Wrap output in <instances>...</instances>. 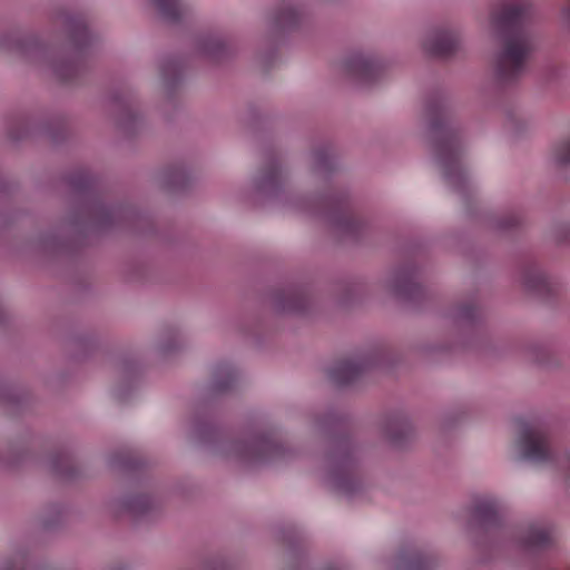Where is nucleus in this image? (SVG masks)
I'll return each instance as SVG.
<instances>
[{
    "label": "nucleus",
    "instance_id": "1",
    "mask_svg": "<svg viewBox=\"0 0 570 570\" xmlns=\"http://www.w3.org/2000/svg\"><path fill=\"white\" fill-rule=\"evenodd\" d=\"M521 454L531 461H539L547 453V445L541 434L529 432L519 441Z\"/></svg>",
    "mask_w": 570,
    "mask_h": 570
},
{
    "label": "nucleus",
    "instance_id": "2",
    "mask_svg": "<svg viewBox=\"0 0 570 570\" xmlns=\"http://www.w3.org/2000/svg\"><path fill=\"white\" fill-rule=\"evenodd\" d=\"M530 51L529 45L523 39H512L509 41L502 56V63L505 68H517Z\"/></svg>",
    "mask_w": 570,
    "mask_h": 570
},
{
    "label": "nucleus",
    "instance_id": "3",
    "mask_svg": "<svg viewBox=\"0 0 570 570\" xmlns=\"http://www.w3.org/2000/svg\"><path fill=\"white\" fill-rule=\"evenodd\" d=\"M429 50L432 51L433 53H444L445 52V49L443 47H431Z\"/></svg>",
    "mask_w": 570,
    "mask_h": 570
},
{
    "label": "nucleus",
    "instance_id": "4",
    "mask_svg": "<svg viewBox=\"0 0 570 570\" xmlns=\"http://www.w3.org/2000/svg\"><path fill=\"white\" fill-rule=\"evenodd\" d=\"M559 159H560L561 161H570V156L560 155V156H559Z\"/></svg>",
    "mask_w": 570,
    "mask_h": 570
},
{
    "label": "nucleus",
    "instance_id": "5",
    "mask_svg": "<svg viewBox=\"0 0 570 570\" xmlns=\"http://www.w3.org/2000/svg\"><path fill=\"white\" fill-rule=\"evenodd\" d=\"M566 147H567V149H569V150H570V144H567V145H566Z\"/></svg>",
    "mask_w": 570,
    "mask_h": 570
}]
</instances>
